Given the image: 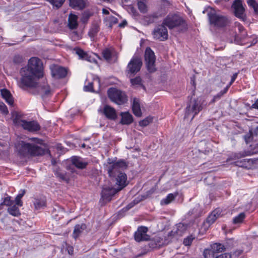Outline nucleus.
<instances>
[{"mask_svg": "<svg viewBox=\"0 0 258 258\" xmlns=\"http://www.w3.org/2000/svg\"><path fill=\"white\" fill-rule=\"evenodd\" d=\"M76 54H77L80 58L86 59L87 56V54L81 49L77 48L75 49Z\"/></svg>", "mask_w": 258, "mask_h": 258, "instance_id": "42", "label": "nucleus"}, {"mask_svg": "<svg viewBox=\"0 0 258 258\" xmlns=\"http://www.w3.org/2000/svg\"><path fill=\"white\" fill-rule=\"evenodd\" d=\"M208 16L210 24L218 28L225 27L229 23L226 17L218 14L212 9L208 12Z\"/></svg>", "mask_w": 258, "mask_h": 258, "instance_id": "4", "label": "nucleus"}, {"mask_svg": "<svg viewBox=\"0 0 258 258\" xmlns=\"http://www.w3.org/2000/svg\"><path fill=\"white\" fill-rule=\"evenodd\" d=\"M249 130H253V134H254V135L255 136H256L257 134H258V125L256 127H252Z\"/></svg>", "mask_w": 258, "mask_h": 258, "instance_id": "55", "label": "nucleus"}, {"mask_svg": "<svg viewBox=\"0 0 258 258\" xmlns=\"http://www.w3.org/2000/svg\"><path fill=\"white\" fill-rule=\"evenodd\" d=\"M235 15L236 17L245 21L246 20V16L245 13V8L243 6L241 0H235L232 4Z\"/></svg>", "mask_w": 258, "mask_h": 258, "instance_id": "12", "label": "nucleus"}, {"mask_svg": "<svg viewBox=\"0 0 258 258\" xmlns=\"http://www.w3.org/2000/svg\"><path fill=\"white\" fill-rule=\"evenodd\" d=\"M155 59L154 52L150 47H147L145 52V60L147 70L150 73L154 72L156 71Z\"/></svg>", "mask_w": 258, "mask_h": 258, "instance_id": "11", "label": "nucleus"}, {"mask_svg": "<svg viewBox=\"0 0 258 258\" xmlns=\"http://www.w3.org/2000/svg\"><path fill=\"white\" fill-rule=\"evenodd\" d=\"M245 218V214L244 212L240 213L233 219V223L234 224H241L243 222Z\"/></svg>", "mask_w": 258, "mask_h": 258, "instance_id": "32", "label": "nucleus"}, {"mask_svg": "<svg viewBox=\"0 0 258 258\" xmlns=\"http://www.w3.org/2000/svg\"><path fill=\"white\" fill-rule=\"evenodd\" d=\"M12 116L14 122L20 124L24 129L30 132L37 131L40 130V126L39 124L35 121H27L24 120H19V117L16 111L12 112Z\"/></svg>", "mask_w": 258, "mask_h": 258, "instance_id": "7", "label": "nucleus"}, {"mask_svg": "<svg viewBox=\"0 0 258 258\" xmlns=\"http://www.w3.org/2000/svg\"><path fill=\"white\" fill-rule=\"evenodd\" d=\"M120 115L121 116L120 121L121 124H129L133 121V116L128 112H121Z\"/></svg>", "mask_w": 258, "mask_h": 258, "instance_id": "23", "label": "nucleus"}, {"mask_svg": "<svg viewBox=\"0 0 258 258\" xmlns=\"http://www.w3.org/2000/svg\"><path fill=\"white\" fill-rule=\"evenodd\" d=\"M102 13L103 14H105V15H108L109 14V11L105 9H103L102 10Z\"/></svg>", "mask_w": 258, "mask_h": 258, "instance_id": "61", "label": "nucleus"}, {"mask_svg": "<svg viewBox=\"0 0 258 258\" xmlns=\"http://www.w3.org/2000/svg\"><path fill=\"white\" fill-rule=\"evenodd\" d=\"M84 89L86 91H93L92 83H89L88 85L85 86Z\"/></svg>", "mask_w": 258, "mask_h": 258, "instance_id": "50", "label": "nucleus"}, {"mask_svg": "<svg viewBox=\"0 0 258 258\" xmlns=\"http://www.w3.org/2000/svg\"><path fill=\"white\" fill-rule=\"evenodd\" d=\"M237 244V242L234 240L233 238L228 239L226 240L225 245L224 246L226 248H231L235 246Z\"/></svg>", "mask_w": 258, "mask_h": 258, "instance_id": "36", "label": "nucleus"}, {"mask_svg": "<svg viewBox=\"0 0 258 258\" xmlns=\"http://www.w3.org/2000/svg\"><path fill=\"white\" fill-rule=\"evenodd\" d=\"M239 29L240 31H241V30L243 29V27H242V26H239Z\"/></svg>", "mask_w": 258, "mask_h": 258, "instance_id": "63", "label": "nucleus"}, {"mask_svg": "<svg viewBox=\"0 0 258 258\" xmlns=\"http://www.w3.org/2000/svg\"><path fill=\"white\" fill-rule=\"evenodd\" d=\"M8 211L10 214L16 217L19 216L21 214L18 207L14 204L8 209Z\"/></svg>", "mask_w": 258, "mask_h": 258, "instance_id": "29", "label": "nucleus"}, {"mask_svg": "<svg viewBox=\"0 0 258 258\" xmlns=\"http://www.w3.org/2000/svg\"><path fill=\"white\" fill-rule=\"evenodd\" d=\"M216 211H213L212 213L207 218V222L210 224H213L216 220L215 217Z\"/></svg>", "mask_w": 258, "mask_h": 258, "instance_id": "41", "label": "nucleus"}, {"mask_svg": "<svg viewBox=\"0 0 258 258\" xmlns=\"http://www.w3.org/2000/svg\"><path fill=\"white\" fill-rule=\"evenodd\" d=\"M228 87L227 86L223 91H221L218 93L216 95L214 96L213 99L211 101L212 103L215 102L217 100L219 99L222 95L226 93L228 90Z\"/></svg>", "mask_w": 258, "mask_h": 258, "instance_id": "38", "label": "nucleus"}, {"mask_svg": "<svg viewBox=\"0 0 258 258\" xmlns=\"http://www.w3.org/2000/svg\"><path fill=\"white\" fill-rule=\"evenodd\" d=\"M205 258H216L217 255L213 252L211 248L206 249L204 251Z\"/></svg>", "mask_w": 258, "mask_h": 258, "instance_id": "35", "label": "nucleus"}, {"mask_svg": "<svg viewBox=\"0 0 258 258\" xmlns=\"http://www.w3.org/2000/svg\"><path fill=\"white\" fill-rule=\"evenodd\" d=\"M252 107L258 109V99L255 101V103L252 105Z\"/></svg>", "mask_w": 258, "mask_h": 258, "instance_id": "57", "label": "nucleus"}, {"mask_svg": "<svg viewBox=\"0 0 258 258\" xmlns=\"http://www.w3.org/2000/svg\"><path fill=\"white\" fill-rule=\"evenodd\" d=\"M232 255L229 253H224L217 255L216 258H231Z\"/></svg>", "mask_w": 258, "mask_h": 258, "instance_id": "48", "label": "nucleus"}, {"mask_svg": "<svg viewBox=\"0 0 258 258\" xmlns=\"http://www.w3.org/2000/svg\"><path fill=\"white\" fill-rule=\"evenodd\" d=\"M71 162L73 165L80 169H83L86 167L88 162L84 161L81 158L77 156L72 157Z\"/></svg>", "mask_w": 258, "mask_h": 258, "instance_id": "17", "label": "nucleus"}, {"mask_svg": "<svg viewBox=\"0 0 258 258\" xmlns=\"http://www.w3.org/2000/svg\"><path fill=\"white\" fill-rule=\"evenodd\" d=\"M253 136H254V135L253 134V130H249V132L244 136V139L246 143L248 144L251 141H252L253 140Z\"/></svg>", "mask_w": 258, "mask_h": 258, "instance_id": "37", "label": "nucleus"}, {"mask_svg": "<svg viewBox=\"0 0 258 258\" xmlns=\"http://www.w3.org/2000/svg\"><path fill=\"white\" fill-rule=\"evenodd\" d=\"M103 112L105 115L109 119H114L116 118V114L115 109L108 105H105L104 106Z\"/></svg>", "mask_w": 258, "mask_h": 258, "instance_id": "19", "label": "nucleus"}, {"mask_svg": "<svg viewBox=\"0 0 258 258\" xmlns=\"http://www.w3.org/2000/svg\"><path fill=\"white\" fill-rule=\"evenodd\" d=\"M3 203L5 205L9 206L10 207L14 204V202L11 200L10 197H7L6 198H5Z\"/></svg>", "mask_w": 258, "mask_h": 258, "instance_id": "46", "label": "nucleus"}, {"mask_svg": "<svg viewBox=\"0 0 258 258\" xmlns=\"http://www.w3.org/2000/svg\"><path fill=\"white\" fill-rule=\"evenodd\" d=\"M15 203H16L15 205L17 206H20L21 207L23 205V202L21 200V199L19 198H18L17 197H16L15 200Z\"/></svg>", "mask_w": 258, "mask_h": 258, "instance_id": "52", "label": "nucleus"}, {"mask_svg": "<svg viewBox=\"0 0 258 258\" xmlns=\"http://www.w3.org/2000/svg\"><path fill=\"white\" fill-rule=\"evenodd\" d=\"M127 25V22L126 21H123L122 23H120L119 24V27H124L125 26H126Z\"/></svg>", "mask_w": 258, "mask_h": 258, "instance_id": "58", "label": "nucleus"}, {"mask_svg": "<svg viewBox=\"0 0 258 258\" xmlns=\"http://www.w3.org/2000/svg\"><path fill=\"white\" fill-rule=\"evenodd\" d=\"M194 239L192 236H188L184 239L183 244L186 246H189L191 244V242Z\"/></svg>", "mask_w": 258, "mask_h": 258, "instance_id": "45", "label": "nucleus"}, {"mask_svg": "<svg viewBox=\"0 0 258 258\" xmlns=\"http://www.w3.org/2000/svg\"><path fill=\"white\" fill-rule=\"evenodd\" d=\"M213 211H216V213L215 214V217H216V219L219 217V212H220V210L219 209H216L215 210H214Z\"/></svg>", "mask_w": 258, "mask_h": 258, "instance_id": "59", "label": "nucleus"}, {"mask_svg": "<svg viewBox=\"0 0 258 258\" xmlns=\"http://www.w3.org/2000/svg\"><path fill=\"white\" fill-rule=\"evenodd\" d=\"M247 3L248 6L253 9L254 13L258 14V4L254 0H247Z\"/></svg>", "mask_w": 258, "mask_h": 258, "instance_id": "34", "label": "nucleus"}, {"mask_svg": "<svg viewBox=\"0 0 258 258\" xmlns=\"http://www.w3.org/2000/svg\"><path fill=\"white\" fill-rule=\"evenodd\" d=\"M177 196V194H169L166 197V198L163 199L161 201V205H168L172 201H173L175 198Z\"/></svg>", "mask_w": 258, "mask_h": 258, "instance_id": "30", "label": "nucleus"}, {"mask_svg": "<svg viewBox=\"0 0 258 258\" xmlns=\"http://www.w3.org/2000/svg\"><path fill=\"white\" fill-rule=\"evenodd\" d=\"M21 78L18 83L19 87L26 90L29 88H37L42 97L46 96L50 94L49 86L46 82L39 84L38 82L40 78L34 73L22 68L20 71Z\"/></svg>", "mask_w": 258, "mask_h": 258, "instance_id": "2", "label": "nucleus"}, {"mask_svg": "<svg viewBox=\"0 0 258 258\" xmlns=\"http://www.w3.org/2000/svg\"><path fill=\"white\" fill-rule=\"evenodd\" d=\"M130 78V82L133 87L137 88L143 86L142 79L140 77L137 76L134 78Z\"/></svg>", "mask_w": 258, "mask_h": 258, "instance_id": "31", "label": "nucleus"}, {"mask_svg": "<svg viewBox=\"0 0 258 258\" xmlns=\"http://www.w3.org/2000/svg\"><path fill=\"white\" fill-rule=\"evenodd\" d=\"M25 193V190H23V192L22 194H19L18 195H17V197L18 198L21 199L23 197V196L24 195Z\"/></svg>", "mask_w": 258, "mask_h": 258, "instance_id": "60", "label": "nucleus"}, {"mask_svg": "<svg viewBox=\"0 0 258 258\" xmlns=\"http://www.w3.org/2000/svg\"><path fill=\"white\" fill-rule=\"evenodd\" d=\"M203 108V102L201 99H191L186 107L184 117L188 118L191 115V119L192 120Z\"/></svg>", "mask_w": 258, "mask_h": 258, "instance_id": "5", "label": "nucleus"}, {"mask_svg": "<svg viewBox=\"0 0 258 258\" xmlns=\"http://www.w3.org/2000/svg\"><path fill=\"white\" fill-rule=\"evenodd\" d=\"M78 17L74 14H70L68 18V25L70 29H74L78 27Z\"/></svg>", "mask_w": 258, "mask_h": 258, "instance_id": "26", "label": "nucleus"}, {"mask_svg": "<svg viewBox=\"0 0 258 258\" xmlns=\"http://www.w3.org/2000/svg\"><path fill=\"white\" fill-rule=\"evenodd\" d=\"M28 140L39 144H41L42 142V140L35 138H30Z\"/></svg>", "mask_w": 258, "mask_h": 258, "instance_id": "53", "label": "nucleus"}, {"mask_svg": "<svg viewBox=\"0 0 258 258\" xmlns=\"http://www.w3.org/2000/svg\"><path fill=\"white\" fill-rule=\"evenodd\" d=\"M242 252H243V250L241 249L236 250L233 252V253L232 254V256L233 257H238L240 254H241Z\"/></svg>", "mask_w": 258, "mask_h": 258, "instance_id": "51", "label": "nucleus"}, {"mask_svg": "<svg viewBox=\"0 0 258 258\" xmlns=\"http://www.w3.org/2000/svg\"><path fill=\"white\" fill-rule=\"evenodd\" d=\"M70 6L78 10L84 9L87 5V0H69Z\"/></svg>", "mask_w": 258, "mask_h": 258, "instance_id": "18", "label": "nucleus"}, {"mask_svg": "<svg viewBox=\"0 0 258 258\" xmlns=\"http://www.w3.org/2000/svg\"><path fill=\"white\" fill-rule=\"evenodd\" d=\"M131 207H132V206H130V205H128V206H127V209H130Z\"/></svg>", "mask_w": 258, "mask_h": 258, "instance_id": "64", "label": "nucleus"}, {"mask_svg": "<svg viewBox=\"0 0 258 258\" xmlns=\"http://www.w3.org/2000/svg\"><path fill=\"white\" fill-rule=\"evenodd\" d=\"M132 110L134 114L138 117L142 116V113L139 101L137 98H134L132 104Z\"/></svg>", "mask_w": 258, "mask_h": 258, "instance_id": "21", "label": "nucleus"}, {"mask_svg": "<svg viewBox=\"0 0 258 258\" xmlns=\"http://www.w3.org/2000/svg\"><path fill=\"white\" fill-rule=\"evenodd\" d=\"M13 61L15 63H20L23 61V57L20 55H16L14 57Z\"/></svg>", "mask_w": 258, "mask_h": 258, "instance_id": "47", "label": "nucleus"}, {"mask_svg": "<svg viewBox=\"0 0 258 258\" xmlns=\"http://www.w3.org/2000/svg\"><path fill=\"white\" fill-rule=\"evenodd\" d=\"M109 99L118 105H122L127 101V97L124 92L116 88H111L108 90Z\"/></svg>", "mask_w": 258, "mask_h": 258, "instance_id": "8", "label": "nucleus"}, {"mask_svg": "<svg viewBox=\"0 0 258 258\" xmlns=\"http://www.w3.org/2000/svg\"><path fill=\"white\" fill-rule=\"evenodd\" d=\"M148 228L145 226H140L135 233V239L136 241L140 242L141 241H147L150 239V236L147 234Z\"/></svg>", "mask_w": 258, "mask_h": 258, "instance_id": "14", "label": "nucleus"}, {"mask_svg": "<svg viewBox=\"0 0 258 258\" xmlns=\"http://www.w3.org/2000/svg\"><path fill=\"white\" fill-rule=\"evenodd\" d=\"M237 76V73H235V74H233V75L232 76V77L231 78V81H230L229 85L228 86V87L230 85H231L234 82V81L235 80Z\"/></svg>", "mask_w": 258, "mask_h": 258, "instance_id": "54", "label": "nucleus"}, {"mask_svg": "<svg viewBox=\"0 0 258 258\" xmlns=\"http://www.w3.org/2000/svg\"><path fill=\"white\" fill-rule=\"evenodd\" d=\"M1 91L2 97L6 100L7 103L10 105L13 106L14 104V100L10 92L5 89H2Z\"/></svg>", "mask_w": 258, "mask_h": 258, "instance_id": "20", "label": "nucleus"}, {"mask_svg": "<svg viewBox=\"0 0 258 258\" xmlns=\"http://www.w3.org/2000/svg\"><path fill=\"white\" fill-rule=\"evenodd\" d=\"M104 58L106 60H109L111 57L112 53L110 50L106 49L102 52Z\"/></svg>", "mask_w": 258, "mask_h": 258, "instance_id": "43", "label": "nucleus"}, {"mask_svg": "<svg viewBox=\"0 0 258 258\" xmlns=\"http://www.w3.org/2000/svg\"><path fill=\"white\" fill-rule=\"evenodd\" d=\"M211 147V143L206 141H202L198 146L199 151L205 154H209L212 153Z\"/></svg>", "mask_w": 258, "mask_h": 258, "instance_id": "16", "label": "nucleus"}, {"mask_svg": "<svg viewBox=\"0 0 258 258\" xmlns=\"http://www.w3.org/2000/svg\"><path fill=\"white\" fill-rule=\"evenodd\" d=\"M99 31V25L97 22H94L92 24V26L88 32V35L91 38V39L93 40Z\"/></svg>", "mask_w": 258, "mask_h": 258, "instance_id": "22", "label": "nucleus"}, {"mask_svg": "<svg viewBox=\"0 0 258 258\" xmlns=\"http://www.w3.org/2000/svg\"><path fill=\"white\" fill-rule=\"evenodd\" d=\"M33 203L36 209H40L46 206V200L44 198L35 199Z\"/></svg>", "mask_w": 258, "mask_h": 258, "instance_id": "28", "label": "nucleus"}, {"mask_svg": "<svg viewBox=\"0 0 258 258\" xmlns=\"http://www.w3.org/2000/svg\"><path fill=\"white\" fill-rule=\"evenodd\" d=\"M162 23L170 29L179 26H181L184 29L186 28L184 21L179 15L176 14H169Z\"/></svg>", "mask_w": 258, "mask_h": 258, "instance_id": "6", "label": "nucleus"}, {"mask_svg": "<svg viewBox=\"0 0 258 258\" xmlns=\"http://www.w3.org/2000/svg\"><path fill=\"white\" fill-rule=\"evenodd\" d=\"M127 167L126 163L123 160L114 161L110 158L107 160V164L106 166V170L112 180L115 182L117 187H113L110 186L104 185L102 187L101 191V198L103 200L110 201L116 193L121 190L126 186L127 177L125 174L121 170Z\"/></svg>", "mask_w": 258, "mask_h": 258, "instance_id": "1", "label": "nucleus"}, {"mask_svg": "<svg viewBox=\"0 0 258 258\" xmlns=\"http://www.w3.org/2000/svg\"><path fill=\"white\" fill-rule=\"evenodd\" d=\"M110 21L112 24H116L117 23V19L114 17H111Z\"/></svg>", "mask_w": 258, "mask_h": 258, "instance_id": "56", "label": "nucleus"}, {"mask_svg": "<svg viewBox=\"0 0 258 258\" xmlns=\"http://www.w3.org/2000/svg\"><path fill=\"white\" fill-rule=\"evenodd\" d=\"M3 205H4L3 204V203L0 204V210L2 209V207H3Z\"/></svg>", "mask_w": 258, "mask_h": 258, "instance_id": "62", "label": "nucleus"}, {"mask_svg": "<svg viewBox=\"0 0 258 258\" xmlns=\"http://www.w3.org/2000/svg\"><path fill=\"white\" fill-rule=\"evenodd\" d=\"M138 9L141 13H146L147 11V6L143 0H139L138 2Z\"/></svg>", "mask_w": 258, "mask_h": 258, "instance_id": "33", "label": "nucleus"}, {"mask_svg": "<svg viewBox=\"0 0 258 258\" xmlns=\"http://www.w3.org/2000/svg\"><path fill=\"white\" fill-rule=\"evenodd\" d=\"M210 248L215 253L216 255H219L225 249L224 245L221 243H215L211 245Z\"/></svg>", "mask_w": 258, "mask_h": 258, "instance_id": "27", "label": "nucleus"}, {"mask_svg": "<svg viewBox=\"0 0 258 258\" xmlns=\"http://www.w3.org/2000/svg\"><path fill=\"white\" fill-rule=\"evenodd\" d=\"M90 16L91 15L89 13H85L81 18L82 22L83 23L87 22Z\"/></svg>", "mask_w": 258, "mask_h": 258, "instance_id": "49", "label": "nucleus"}, {"mask_svg": "<svg viewBox=\"0 0 258 258\" xmlns=\"http://www.w3.org/2000/svg\"><path fill=\"white\" fill-rule=\"evenodd\" d=\"M54 172L56 176L59 178L60 180L69 182L70 178L65 171H61L59 169H56L54 170Z\"/></svg>", "mask_w": 258, "mask_h": 258, "instance_id": "25", "label": "nucleus"}, {"mask_svg": "<svg viewBox=\"0 0 258 258\" xmlns=\"http://www.w3.org/2000/svg\"><path fill=\"white\" fill-rule=\"evenodd\" d=\"M24 68L34 73L39 77L43 76V64L41 60L37 57H32L28 61L27 66Z\"/></svg>", "mask_w": 258, "mask_h": 258, "instance_id": "9", "label": "nucleus"}, {"mask_svg": "<svg viewBox=\"0 0 258 258\" xmlns=\"http://www.w3.org/2000/svg\"><path fill=\"white\" fill-rule=\"evenodd\" d=\"M0 111L5 115L9 113L8 109L6 105L3 102H0Z\"/></svg>", "mask_w": 258, "mask_h": 258, "instance_id": "44", "label": "nucleus"}, {"mask_svg": "<svg viewBox=\"0 0 258 258\" xmlns=\"http://www.w3.org/2000/svg\"><path fill=\"white\" fill-rule=\"evenodd\" d=\"M142 66V61L141 58L138 57H133L128 63L126 72L129 78H132L136 73L140 71Z\"/></svg>", "mask_w": 258, "mask_h": 258, "instance_id": "10", "label": "nucleus"}, {"mask_svg": "<svg viewBox=\"0 0 258 258\" xmlns=\"http://www.w3.org/2000/svg\"><path fill=\"white\" fill-rule=\"evenodd\" d=\"M52 76L56 78H62L66 77L67 74V70L58 65H51L50 67Z\"/></svg>", "mask_w": 258, "mask_h": 258, "instance_id": "15", "label": "nucleus"}, {"mask_svg": "<svg viewBox=\"0 0 258 258\" xmlns=\"http://www.w3.org/2000/svg\"><path fill=\"white\" fill-rule=\"evenodd\" d=\"M153 119V117L151 116L147 117L145 119L140 121L139 124L142 126H147L150 123L152 122Z\"/></svg>", "mask_w": 258, "mask_h": 258, "instance_id": "39", "label": "nucleus"}, {"mask_svg": "<svg viewBox=\"0 0 258 258\" xmlns=\"http://www.w3.org/2000/svg\"><path fill=\"white\" fill-rule=\"evenodd\" d=\"M86 229V225L85 224L76 225L73 231V236L74 238H78L83 231Z\"/></svg>", "mask_w": 258, "mask_h": 258, "instance_id": "24", "label": "nucleus"}, {"mask_svg": "<svg viewBox=\"0 0 258 258\" xmlns=\"http://www.w3.org/2000/svg\"><path fill=\"white\" fill-rule=\"evenodd\" d=\"M153 35L155 39L160 41L166 40L168 38L167 29L163 23L154 29Z\"/></svg>", "mask_w": 258, "mask_h": 258, "instance_id": "13", "label": "nucleus"}, {"mask_svg": "<svg viewBox=\"0 0 258 258\" xmlns=\"http://www.w3.org/2000/svg\"><path fill=\"white\" fill-rule=\"evenodd\" d=\"M20 146L19 152L24 156H42L46 153H48L50 155L48 150L44 149L34 143L21 141L20 143Z\"/></svg>", "mask_w": 258, "mask_h": 258, "instance_id": "3", "label": "nucleus"}, {"mask_svg": "<svg viewBox=\"0 0 258 258\" xmlns=\"http://www.w3.org/2000/svg\"><path fill=\"white\" fill-rule=\"evenodd\" d=\"M50 3L56 8H60L63 4L65 0H48Z\"/></svg>", "mask_w": 258, "mask_h": 258, "instance_id": "40", "label": "nucleus"}]
</instances>
